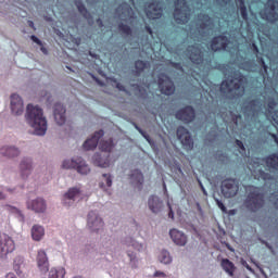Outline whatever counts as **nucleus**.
<instances>
[{"mask_svg":"<svg viewBox=\"0 0 278 278\" xmlns=\"http://www.w3.org/2000/svg\"><path fill=\"white\" fill-rule=\"evenodd\" d=\"M25 118L35 136H46L48 129L47 117L40 106L28 104Z\"/></svg>","mask_w":278,"mask_h":278,"instance_id":"1","label":"nucleus"},{"mask_svg":"<svg viewBox=\"0 0 278 278\" xmlns=\"http://www.w3.org/2000/svg\"><path fill=\"white\" fill-rule=\"evenodd\" d=\"M262 164H266L269 170H278V156L276 154H271L265 161L257 159L253 164H250V170L254 178L264 179V181H266V179H268V174L262 170Z\"/></svg>","mask_w":278,"mask_h":278,"instance_id":"2","label":"nucleus"},{"mask_svg":"<svg viewBox=\"0 0 278 278\" xmlns=\"http://www.w3.org/2000/svg\"><path fill=\"white\" fill-rule=\"evenodd\" d=\"M90 197V191L86 189V187L78 185L76 187H72L63 194L62 203L64 205H73L77 199L84 200Z\"/></svg>","mask_w":278,"mask_h":278,"instance_id":"3","label":"nucleus"},{"mask_svg":"<svg viewBox=\"0 0 278 278\" xmlns=\"http://www.w3.org/2000/svg\"><path fill=\"white\" fill-rule=\"evenodd\" d=\"M220 91L224 92V94L242 97V94H244V86H242V79L233 78L231 80H224L220 85Z\"/></svg>","mask_w":278,"mask_h":278,"instance_id":"4","label":"nucleus"},{"mask_svg":"<svg viewBox=\"0 0 278 278\" xmlns=\"http://www.w3.org/2000/svg\"><path fill=\"white\" fill-rule=\"evenodd\" d=\"M174 18L179 25H186L190 21V7L186 0H176Z\"/></svg>","mask_w":278,"mask_h":278,"instance_id":"5","label":"nucleus"},{"mask_svg":"<svg viewBox=\"0 0 278 278\" xmlns=\"http://www.w3.org/2000/svg\"><path fill=\"white\" fill-rule=\"evenodd\" d=\"M103 227H105L103 218L99 216L97 211H90L87 215V229H89L91 233H101Z\"/></svg>","mask_w":278,"mask_h":278,"instance_id":"6","label":"nucleus"},{"mask_svg":"<svg viewBox=\"0 0 278 278\" xmlns=\"http://www.w3.org/2000/svg\"><path fill=\"white\" fill-rule=\"evenodd\" d=\"M16 243L8 233H0V258L8 260L10 253H14Z\"/></svg>","mask_w":278,"mask_h":278,"instance_id":"7","label":"nucleus"},{"mask_svg":"<svg viewBox=\"0 0 278 278\" xmlns=\"http://www.w3.org/2000/svg\"><path fill=\"white\" fill-rule=\"evenodd\" d=\"M187 55L191 60L193 64H197L199 68H203L205 64H207V61L203 58H205V52L201 49V45L191 46L187 50Z\"/></svg>","mask_w":278,"mask_h":278,"instance_id":"8","label":"nucleus"},{"mask_svg":"<svg viewBox=\"0 0 278 278\" xmlns=\"http://www.w3.org/2000/svg\"><path fill=\"white\" fill-rule=\"evenodd\" d=\"M245 205L251 212H257L264 205V195L260 193L258 188H254L253 192L249 194Z\"/></svg>","mask_w":278,"mask_h":278,"instance_id":"9","label":"nucleus"},{"mask_svg":"<svg viewBox=\"0 0 278 278\" xmlns=\"http://www.w3.org/2000/svg\"><path fill=\"white\" fill-rule=\"evenodd\" d=\"M27 210L35 212V214H45L47 212V200L43 198H35L26 201Z\"/></svg>","mask_w":278,"mask_h":278,"instance_id":"10","label":"nucleus"},{"mask_svg":"<svg viewBox=\"0 0 278 278\" xmlns=\"http://www.w3.org/2000/svg\"><path fill=\"white\" fill-rule=\"evenodd\" d=\"M10 108L12 114L15 116H21L25 112V103L23 102V98L17 93L11 94Z\"/></svg>","mask_w":278,"mask_h":278,"instance_id":"11","label":"nucleus"},{"mask_svg":"<svg viewBox=\"0 0 278 278\" xmlns=\"http://www.w3.org/2000/svg\"><path fill=\"white\" fill-rule=\"evenodd\" d=\"M159 88L163 94L170 96L175 92V85L168 76L161 74L159 76Z\"/></svg>","mask_w":278,"mask_h":278,"instance_id":"12","label":"nucleus"},{"mask_svg":"<svg viewBox=\"0 0 278 278\" xmlns=\"http://www.w3.org/2000/svg\"><path fill=\"white\" fill-rule=\"evenodd\" d=\"M222 192L226 199H231L238 194V181L233 179L225 180L222 185Z\"/></svg>","mask_w":278,"mask_h":278,"instance_id":"13","label":"nucleus"},{"mask_svg":"<svg viewBox=\"0 0 278 278\" xmlns=\"http://www.w3.org/2000/svg\"><path fill=\"white\" fill-rule=\"evenodd\" d=\"M36 262L39 273L47 275V273H49V257L47 256V252L45 250H39L37 252Z\"/></svg>","mask_w":278,"mask_h":278,"instance_id":"14","label":"nucleus"},{"mask_svg":"<svg viewBox=\"0 0 278 278\" xmlns=\"http://www.w3.org/2000/svg\"><path fill=\"white\" fill-rule=\"evenodd\" d=\"M177 136L185 149L190 150L194 147L192 136H190V131H188V129H186L185 127H179L177 129Z\"/></svg>","mask_w":278,"mask_h":278,"instance_id":"15","label":"nucleus"},{"mask_svg":"<svg viewBox=\"0 0 278 278\" xmlns=\"http://www.w3.org/2000/svg\"><path fill=\"white\" fill-rule=\"evenodd\" d=\"M169 238L177 247H186V244H188V236L177 228L169 230Z\"/></svg>","mask_w":278,"mask_h":278,"instance_id":"16","label":"nucleus"},{"mask_svg":"<svg viewBox=\"0 0 278 278\" xmlns=\"http://www.w3.org/2000/svg\"><path fill=\"white\" fill-rule=\"evenodd\" d=\"M148 207L152 214H160L164 210V201L157 195H150L148 198Z\"/></svg>","mask_w":278,"mask_h":278,"instance_id":"17","label":"nucleus"},{"mask_svg":"<svg viewBox=\"0 0 278 278\" xmlns=\"http://www.w3.org/2000/svg\"><path fill=\"white\" fill-rule=\"evenodd\" d=\"M266 10L268 11V14L263 16V18L269 21V23H275V21H278V1L268 0Z\"/></svg>","mask_w":278,"mask_h":278,"instance_id":"18","label":"nucleus"},{"mask_svg":"<svg viewBox=\"0 0 278 278\" xmlns=\"http://www.w3.org/2000/svg\"><path fill=\"white\" fill-rule=\"evenodd\" d=\"M54 122L62 126L66 123V108L62 103H55L53 110Z\"/></svg>","mask_w":278,"mask_h":278,"instance_id":"19","label":"nucleus"},{"mask_svg":"<svg viewBox=\"0 0 278 278\" xmlns=\"http://www.w3.org/2000/svg\"><path fill=\"white\" fill-rule=\"evenodd\" d=\"M229 39L226 36H218L211 43L212 51H227L229 49Z\"/></svg>","mask_w":278,"mask_h":278,"instance_id":"20","label":"nucleus"},{"mask_svg":"<svg viewBox=\"0 0 278 278\" xmlns=\"http://www.w3.org/2000/svg\"><path fill=\"white\" fill-rule=\"evenodd\" d=\"M176 118L184 123H192L194 121V109L187 106L176 113Z\"/></svg>","mask_w":278,"mask_h":278,"instance_id":"21","label":"nucleus"},{"mask_svg":"<svg viewBox=\"0 0 278 278\" xmlns=\"http://www.w3.org/2000/svg\"><path fill=\"white\" fill-rule=\"evenodd\" d=\"M103 130H99L94 132L91 138L87 139L83 144L85 151H92L93 149H97V144H99V139L103 138Z\"/></svg>","mask_w":278,"mask_h":278,"instance_id":"22","label":"nucleus"},{"mask_svg":"<svg viewBox=\"0 0 278 278\" xmlns=\"http://www.w3.org/2000/svg\"><path fill=\"white\" fill-rule=\"evenodd\" d=\"M146 14L148 18H151L152 21H155L156 18L162 17V4L160 3H153L148 7L146 10Z\"/></svg>","mask_w":278,"mask_h":278,"instance_id":"23","label":"nucleus"},{"mask_svg":"<svg viewBox=\"0 0 278 278\" xmlns=\"http://www.w3.org/2000/svg\"><path fill=\"white\" fill-rule=\"evenodd\" d=\"M92 162L96 166H99L100 168H109L110 166V155L108 154H99L96 153L92 156Z\"/></svg>","mask_w":278,"mask_h":278,"instance_id":"24","label":"nucleus"},{"mask_svg":"<svg viewBox=\"0 0 278 278\" xmlns=\"http://www.w3.org/2000/svg\"><path fill=\"white\" fill-rule=\"evenodd\" d=\"M26 266L27 265L25 264V257L15 256V258L13 260V270L14 273H16V275H18V277H21V275L25 273Z\"/></svg>","mask_w":278,"mask_h":278,"instance_id":"25","label":"nucleus"},{"mask_svg":"<svg viewBox=\"0 0 278 278\" xmlns=\"http://www.w3.org/2000/svg\"><path fill=\"white\" fill-rule=\"evenodd\" d=\"M112 175L110 174H102L99 188L103 190V192H108L109 194H112V191H110V188H112Z\"/></svg>","mask_w":278,"mask_h":278,"instance_id":"26","label":"nucleus"},{"mask_svg":"<svg viewBox=\"0 0 278 278\" xmlns=\"http://www.w3.org/2000/svg\"><path fill=\"white\" fill-rule=\"evenodd\" d=\"M0 153L4 157L12 159V157H18V155H21V150H18V148H16L14 146H3L0 149Z\"/></svg>","mask_w":278,"mask_h":278,"instance_id":"27","label":"nucleus"},{"mask_svg":"<svg viewBox=\"0 0 278 278\" xmlns=\"http://www.w3.org/2000/svg\"><path fill=\"white\" fill-rule=\"evenodd\" d=\"M31 239L35 242H40L45 238V227L42 225L35 224L30 229Z\"/></svg>","mask_w":278,"mask_h":278,"instance_id":"28","label":"nucleus"},{"mask_svg":"<svg viewBox=\"0 0 278 278\" xmlns=\"http://www.w3.org/2000/svg\"><path fill=\"white\" fill-rule=\"evenodd\" d=\"M130 181L132 186H136L137 188H142V184H144V175H142V172H140V169H135L130 173Z\"/></svg>","mask_w":278,"mask_h":278,"instance_id":"29","label":"nucleus"},{"mask_svg":"<svg viewBox=\"0 0 278 278\" xmlns=\"http://www.w3.org/2000/svg\"><path fill=\"white\" fill-rule=\"evenodd\" d=\"M78 175H90V165L83 157L78 156V162L75 168Z\"/></svg>","mask_w":278,"mask_h":278,"instance_id":"30","label":"nucleus"},{"mask_svg":"<svg viewBox=\"0 0 278 278\" xmlns=\"http://www.w3.org/2000/svg\"><path fill=\"white\" fill-rule=\"evenodd\" d=\"M220 266L228 277H233V273H236V265L231 261L223 258L220 261Z\"/></svg>","mask_w":278,"mask_h":278,"instance_id":"31","label":"nucleus"},{"mask_svg":"<svg viewBox=\"0 0 278 278\" xmlns=\"http://www.w3.org/2000/svg\"><path fill=\"white\" fill-rule=\"evenodd\" d=\"M267 116H270L273 118L274 123H276V125H278V104L275 103V101L268 102Z\"/></svg>","mask_w":278,"mask_h":278,"instance_id":"32","label":"nucleus"},{"mask_svg":"<svg viewBox=\"0 0 278 278\" xmlns=\"http://www.w3.org/2000/svg\"><path fill=\"white\" fill-rule=\"evenodd\" d=\"M78 160H79V156L66 159L62 162L61 168H63L64 170H73V169L75 170Z\"/></svg>","mask_w":278,"mask_h":278,"instance_id":"33","label":"nucleus"},{"mask_svg":"<svg viewBox=\"0 0 278 278\" xmlns=\"http://www.w3.org/2000/svg\"><path fill=\"white\" fill-rule=\"evenodd\" d=\"M159 262L161 264H173V255H170V252L168 250H161L159 253Z\"/></svg>","mask_w":278,"mask_h":278,"instance_id":"34","label":"nucleus"},{"mask_svg":"<svg viewBox=\"0 0 278 278\" xmlns=\"http://www.w3.org/2000/svg\"><path fill=\"white\" fill-rule=\"evenodd\" d=\"M212 18H210V16L207 15H202L200 16V27L203 30L210 31V29H212Z\"/></svg>","mask_w":278,"mask_h":278,"instance_id":"35","label":"nucleus"},{"mask_svg":"<svg viewBox=\"0 0 278 278\" xmlns=\"http://www.w3.org/2000/svg\"><path fill=\"white\" fill-rule=\"evenodd\" d=\"M66 270L64 267H52L49 271V278H64Z\"/></svg>","mask_w":278,"mask_h":278,"instance_id":"36","label":"nucleus"},{"mask_svg":"<svg viewBox=\"0 0 278 278\" xmlns=\"http://www.w3.org/2000/svg\"><path fill=\"white\" fill-rule=\"evenodd\" d=\"M128 247H131L135 249V251H138L139 253H142V251H146L147 245L136 239H129Z\"/></svg>","mask_w":278,"mask_h":278,"instance_id":"37","label":"nucleus"},{"mask_svg":"<svg viewBox=\"0 0 278 278\" xmlns=\"http://www.w3.org/2000/svg\"><path fill=\"white\" fill-rule=\"evenodd\" d=\"M127 256L129 257V265L131 268L140 267V258H138V254H136L134 252H128Z\"/></svg>","mask_w":278,"mask_h":278,"instance_id":"38","label":"nucleus"},{"mask_svg":"<svg viewBox=\"0 0 278 278\" xmlns=\"http://www.w3.org/2000/svg\"><path fill=\"white\" fill-rule=\"evenodd\" d=\"M244 114L250 116V114H253L255 116V112H257V101L250 102L245 109H243Z\"/></svg>","mask_w":278,"mask_h":278,"instance_id":"39","label":"nucleus"},{"mask_svg":"<svg viewBox=\"0 0 278 278\" xmlns=\"http://www.w3.org/2000/svg\"><path fill=\"white\" fill-rule=\"evenodd\" d=\"M100 149L101 151H105L106 153L112 151V147H114V143L112 141V139H109V140H102L100 142Z\"/></svg>","mask_w":278,"mask_h":278,"instance_id":"40","label":"nucleus"},{"mask_svg":"<svg viewBox=\"0 0 278 278\" xmlns=\"http://www.w3.org/2000/svg\"><path fill=\"white\" fill-rule=\"evenodd\" d=\"M12 192H14V189L0 188V201H5V199H8V194H12Z\"/></svg>","mask_w":278,"mask_h":278,"instance_id":"41","label":"nucleus"},{"mask_svg":"<svg viewBox=\"0 0 278 278\" xmlns=\"http://www.w3.org/2000/svg\"><path fill=\"white\" fill-rule=\"evenodd\" d=\"M240 3V14L243 18V21H247L248 14H247V7L244 5V0H238Z\"/></svg>","mask_w":278,"mask_h":278,"instance_id":"42","label":"nucleus"},{"mask_svg":"<svg viewBox=\"0 0 278 278\" xmlns=\"http://www.w3.org/2000/svg\"><path fill=\"white\" fill-rule=\"evenodd\" d=\"M135 66H136L137 71H139V73H140L141 71H144V68H147L149 66V63L143 62V61H137L135 63Z\"/></svg>","mask_w":278,"mask_h":278,"instance_id":"43","label":"nucleus"},{"mask_svg":"<svg viewBox=\"0 0 278 278\" xmlns=\"http://www.w3.org/2000/svg\"><path fill=\"white\" fill-rule=\"evenodd\" d=\"M8 210H11V212H13V214H18L21 220H25V217L23 216V212H21V210L14 207V206H7Z\"/></svg>","mask_w":278,"mask_h":278,"instance_id":"44","label":"nucleus"},{"mask_svg":"<svg viewBox=\"0 0 278 278\" xmlns=\"http://www.w3.org/2000/svg\"><path fill=\"white\" fill-rule=\"evenodd\" d=\"M119 30L123 31V34H126L127 36H129V34H131V28L124 24L119 25Z\"/></svg>","mask_w":278,"mask_h":278,"instance_id":"45","label":"nucleus"},{"mask_svg":"<svg viewBox=\"0 0 278 278\" xmlns=\"http://www.w3.org/2000/svg\"><path fill=\"white\" fill-rule=\"evenodd\" d=\"M215 202L217 204V207H219V210H222V212H227V207H225V204H223V202L218 199H215Z\"/></svg>","mask_w":278,"mask_h":278,"instance_id":"46","label":"nucleus"},{"mask_svg":"<svg viewBox=\"0 0 278 278\" xmlns=\"http://www.w3.org/2000/svg\"><path fill=\"white\" fill-rule=\"evenodd\" d=\"M125 10L122 12V14H124V16H130L131 15V8H129L127 4L124 5Z\"/></svg>","mask_w":278,"mask_h":278,"instance_id":"47","label":"nucleus"},{"mask_svg":"<svg viewBox=\"0 0 278 278\" xmlns=\"http://www.w3.org/2000/svg\"><path fill=\"white\" fill-rule=\"evenodd\" d=\"M167 207L169 210L168 217L172 219L175 218V213L173 212V206L170 205V202H167Z\"/></svg>","mask_w":278,"mask_h":278,"instance_id":"48","label":"nucleus"},{"mask_svg":"<svg viewBox=\"0 0 278 278\" xmlns=\"http://www.w3.org/2000/svg\"><path fill=\"white\" fill-rule=\"evenodd\" d=\"M136 129L139 131V134H141V136H143V138H146V140L151 144V140L149 139V136H147V134H144V131H142V129H140V127L136 126Z\"/></svg>","mask_w":278,"mask_h":278,"instance_id":"49","label":"nucleus"},{"mask_svg":"<svg viewBox=\"0 0 278 278\" xmlns=\"http://www.w3.org/2000/svg\"><path fill=\"white\" fill-rule=\"evenodd\" d=\"M76 5L78 8V11L80 12V14H86V7H84L81 3L76 2Z\"/></svg>","mask_w":278,"mask_h":278,"instance_id":"50","label":"nucleus"},{"mask_svg":"<svg viewBox=\"0 0 278 278\" xmlns=\"http://www.w3.org/2000/svg\"><path fill=\"white\" fill-rule=\"evenodd\" d=\"M154 277H159V278H165L166 274L164 271H155L154 273Z\"/></svg>","mask_w":278,"mask_h":278,"instance_id":"51","label":"nucleus"},{"mask_svg":"<svg viewBox=\"0 0 278 278\" xmlns=\"http://www.w3.org/2000/svg\"><path fill=\"white\" fill-rule=\"evenodd\" d=\"M30 40H33V42H36V45H42V41H40V39H38V37L34 35L30 37Z\"/></svg>","mask_w":278,"mask_h":278,"instance_id":"52","label":"nucleus"},{"mask_svg":"<svg viewBox=\"0 0 278 278\" xmlns=\"http://www.w3.org/2000/svg\"><path fill=\"white\" fill-rule=\"evenodd\" d=\"M236 144H237V147H239V149H241L242 152H244V144L242 143V141L237 140Z\"/></svg>","mask_w":278,"mask_h":278,"instance_id":"53","label":"nucleus"},{"mask_svg":"<svg viewBox=\"0 0 278 278\" xmlns=\"http://www.w3.org/2000/svg\"><path fill=\"white\" fill-rule=\"evenodd\" d=\"M243 266L247 267L248 270H250V273H253V269L251 268V266H249V264L244 261L242 262Z\"/></svg>","mask_w":278,"mask_h":278,"instance_id":"54","label":"nucleus"},{"mask_svg":"<svg viewBox=\"0 0 278 278\" xmlns=\"http://www.w3.org/2000/svg\"><path fill=\"white\" fill-rule=\"evenodd\" d=\"M5 278H16V275L14 273H8Z\"/></svg>","mask_w":278,"mask_h":278,"instance_id":"55","label":"nucleus"},{"mask_svg":"<svg viewBox=\"0 0 278 278\" xmlns=\"http://www.w3.org/2000/svg\"><path fill=\"white\" fill-rule=\"evenodd\" d=\"M116 88L124 91L125 90V87L121 84V83H117L116 84Z\"/></svg>","mask_w":278,"mask_h":278,"instance_id":"56","label":"nucleus"},{"mask_svg":"<svg viewBox=\"0 0 278 278\" xmlns=\"http://www.w3.org/2000/svg\"><path fill=\"white\" fill-rule=\"evenodd\" d=\"M271 137L274 138L276 144L278 146V137H276L275 135H271Z\"/></svg>","mask_w":278,"mask_h":278,"instance_id":"57","label":"nucleus"},{"mask_svg":"<svg viewBox=\"0 0 278 278\" xmlns=\"http://www.w3.org/2000/svg\"><path fill=\"white\" fill-rule=\"evenodd\" d=\"M43 99L50 101L51 97L50 96H41Z\"/></svg>","mask_w":278,"mask_h":278,"instance_id":"58","label":"nucleus"},{"mask_svg":"<svg viewBox=\"0 0 278 278\" xmlns=\"http://www.w3.org/2000/svg\"><path fill=\"white\" fill-rule=\"evenodd\" d=\"M89 3H99V0H87Z\"/></svg>","mask_w":278,"mask_h":278,"instance_id":"59","label":"nucleus"},{"mask_svg":"<svg viewBox=\"0 0 278 278\" xmlns=\"http://www.w3.org/2000/svg\"><path fill=\"white\" fill-rule=\"evenodd\" d=\"M147 29H148L150 36H153V31L151 30V28H150V27H147Z\"/></svg>","mask_w":278,"mask_h":278,"instance_id":"60","label":"nucleus"},{"mask_svg":"<svg viewBox=\"0 0 278 278\" xmlns=\"http://www.w3.org/2000/svg\"><path fill=\"white\" fill-rule=\"evenodd\" d=\"M238 118H241V116L239 115V116H237V117L235 118L236 125H238Z\"/></svg>","mask_w":278,"mask_h":278,"instance_id":"61","label":"nucleus"},{"mask_svg":"<svg viewBox=\"0 0 278 278\" xmlns=\"http://www.w3.org/2000/svg\"><path fill=\"white\" fill-rule=\"evenodd\" d=\"M28 25H29V27H34V22L29 21Z\"/></svg>","mask_w":278,"mask_h":278,"instance_id":"62","label":"nucleus"},{"mask_svg":"<svg viewBox=\"0 0 278 278\" xmlns=\"http://www.w3.org/2000/svg\"><path fill=\"white\" fill-rule=\"evenodd\" d=\"M42 53L47 54L46 48H41Z\"/></svg>","mask_w":278,"mask_h":278,"instance_id":"63","label":"nucleus"},{"mask_svg":"<svg viewBox=\"0 0 278 278\" xmlns=\"http://www.w3.org/2000/svg\"><path fill=\"white\" fill-rule=\"evenodd\" d=\"M275 205H276V207H277V210H278V198H277V200H276V202H275Z\"/></svg>","mask_w":278,"mask_h":278,"instance_id":"64","label":"nucleus"}]
</instances>
